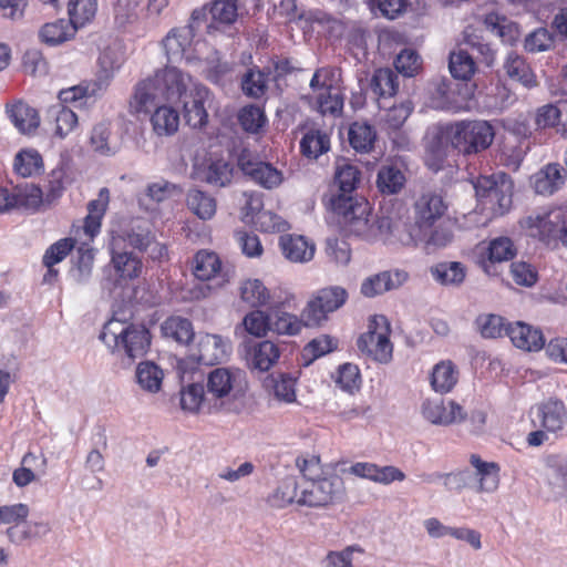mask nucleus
<instances>
[{
    "mask_svg": "<svg viewBox=\"0 0 567 567\" xmlns=\"http://www.w3.org/2000/svg\"><path fill=\"white\" fill-rule=\"evenodd\" d=\"M296 466L301 473L298 505L321 508L340 503L346 496L342 477L323 474L319 456H299Z\"/></svg>",
    "mask_w": 567,
    "mask_h": 567,
    "instance_id": "1",
    "label": "nucleus"
},
{
    "mask_svg": "<svg viewBox=\"0 0 567 567\" xmlns=\"http://www.w3.org/2000/svg\"><path fill=\"white\" fill-rule=\"evenodd\" d=\"M186 74L177 68L166 66L156 71L154 78L145 79L135 85L130 100L132 113L148 112L164 101L176 100L185 90Z\"/></svg>",
    "mask_w": 567,
    "mask_h": 567,
    "instance_id": "2",
    "label": "nucleus"
},
{
    "mask_svg": "<svg viewBox=\"0 0 567 567\" xmlns=\"http://www.w3.org/2000/svg\"><path fill=\"white\" fill-rule=\"evenodd\" d=\"M100 339L126 365L144 357L151 346V333L145 326L117 319L104 326Z\"/></svg>",
    "mask_w": 567,
    "mask_h": 567,
    "instance_id": "3",
    "label": "nucleus"
},
{
    "mask_svg": "<svg viewBox=\"0 0 567 567\" xmlns=\"http://www.w3.org/2000/svg\"><path fill=\"white\" fill-rule=\"evenodd\" d=\"M331 209L339 216L344 231L363 240L373 241L375 215L371 214L369 203L353 199L351 196L337 195L330 199Z\"/></svg>",
    "mask_w": 567,
    "mask_h": 567,
    "instance_id": "4",
    "label": "nucleus"
},
{
    "mask_svg": "<svg viewBox=\"0 0 567 567\" xmlns=\"http://www.w3.org/2000/svg\"><path fill=\"white\" fill-rule=\"evenodd\" d=\"M520 225L547 247L555 249L560 244L567 246V220L559 208L533 212Z\"/></svg>",
    "mask_w": 567,
    "mask_h": 567,
    "instance_id": "5",
    "label": "nucleus"
},
{
    "mask_svg": "<svg viewBox=\"0 0 567 567\" xmlns=\"http://www.w3.org/2000/svg\"><path fill=\"white\" fill-rule=\"evenodd\" d=\"M207 394L215 411L230 410V402L245 390V372L239 369L216 368L207 375Z\"/></svg>",
    "mask_w": 567,
    "mask_h": 567,
    "instance_id": "6",
    "label": "nucleus"
},
{
    "mask_svg": "<svg viewBox=\"0 0 567 567\" xmlns=\"http://www.w3.org/2000/svg\"><path fill=\"white\" fill-rule=\"evenodd\" d=\"M470 463L474 472L468 470L444 475L445 486L455 485L457 488L470 487L478 493H493L499 485V466L494 462H485L478 455L472 454Z\"/></svg>",
    "mask_w": 567,
    "mask_h": 567,
    "instance_id": "7",
    "label": "nucleus"
},
{
    "mask_svg": "<svg viewBox=\"0 0 567 567\" xmlns=\"http://www.w3.org/2000/svg\"><path fill=\"white\" fill-rule=\"evenodd\" d=\"M453 148L471 155L488 148L495 137L492 124L484 120L458 121L450 124Z\"/></svg>",
    "mask_w": 567,
    "mask_h": 567,
    "instance_id": "8",
    "label": "nucleus"
},
{
    "mask_svg": "<svg viewBox=\"0 0 567 567\" xmlns=\"http://www.w3.org/2000/svg\"><path fill=\"white\" fill-rule=\"evenodd\" d=\"M474 188L476 196L484 205L498 215L509 210L513 203V181L505 173H496L491 176H480Z\"/></svg>",
    "mask_w": 567,
    "mask_h": 567,
    "instance_id": "9",
    "label": "nucleus"
},
{
    "mask_svg": "<svg viewBox=\"0 0 567 567\" xmlns=\"http://www.w3.org/2000/svg\"><path fill=\"white\" fill-rule=\"evenodd\" d=\"M390 323L384 316H375L370 321L369 330L358 339L362 353L380 363L392 359L393 346L390 341Z\"/></svg>",
    "mask_w": 567,
    "mask_h": 567,
    "instance_id": "10",
    "label": "nucleus"
},
{
    "mask_svg": "<svg viewBox=\"0 0 567 567\" xmlns=\"http://www.w3.org/2000/svg\"><path fill=\"white\" fill-rule=\"evenodd\" d=\"M447 203L436 192L426 190L420 194L413 203V229L429 230L445 217Z\"/></svg>",
    "mask_w": 567,
    "mask_h": 567,
    "instance_id": "11",
    "label": "nucleus"
},
{
    "mask_svg": "<svg viewBox=\"0 0 567 567\" xmlns=\"http://www.w3.org/2000/svg\"><path fill=\"white\" fill-rule=\"evenodd\" d=\"M348 298L346 289L333 286L319 290L306 305L308 323L320 327L328 320L329 313L342 307Z\"/></svg>",
    "mask_w": 567,
    "mask_h": 567,
    "instance_id": "12",
    "label": "nucleus"
},
{
    "mask_svg": "<svg viewBox=\"0 0 567 567\" xmlns=\"http://www.w3.org/2000/svg\"><path fill=\"white\" fill-rule=\"evenodd\" d=\"M425 421L437 426L460 424L467 419L465 409L454 400L426 399L421 405Z\"/></svg>",
    "mask_w": 567,
    "mask_h": 567,
    "instance_id": "13",
    "label": "nucleus"
},
{
    "mask_svg": "<svg viewBox=\"0 0 567 567\" xmlns=\"http://www.w3.org/2000/svg\"><path fill=\"white\" fill-rule=\"evenodd\" d=\"M189 78L186 75L185 90L182 96L184 118L187 125L193 128H203L208 122V113L205 103L209 97V91L203 85H194L188 89Z\"/></svg>",
    "mask_w": 567,
    "mask_h": 567,
    "instance_id": "14",
    "label": "nucleus"
},
{
    "mask_svg": "<svg viewBox=\"0 0 567 567\" xmlns=\"http://www.w3.org/2000/svg\"><path fill=\"white\" fill-rule=\"evenodd\" d=\"M243 346L247 365L251 370L269 371L280 358L281 352L278 344L269 340L258 342L248 340Z\"/></svg>",
    "mask_w": 567,
    "mask_h": 567,
    "instance_id": "15",
    "label": "nucleus"
},
{
    "mask_svg": "<svg viewBox=\"0 0 567 567\" xmlns=\"http://www.w3.org/2000/svg\"><path fill=\"white\" fill-rule=\"evenodd\" d=\"M409 280V274L402 269L386 270L365 278L360 291L367 298H374L386 291L399 289Z\"/></svg>",
    "mask_w": 567,
    "mask_h": 567,
    "instance_id": "16",
    "label": "nucleus"
},
{
    "mask_svg": "<svg viewBox=\"0 0 567 567\" xmlns=\"http://www.w3.org/2000/svg\"><path fill=\"white\" fill-rule=\"evenodd\" d=\"M238 165L245 175L266 189L276 188L282 183V173L269 163L256 161L241 154Z\"/></svg>",
    "mask_w": 567,
    "mask_h": 567,
    "instance_id": "17",
    "label": "nucleus"
},
{
    "mask_svg": "<svg viewBox=\"0 0 567 567\" xmlns=\"http://www.w3.org/2000/svg\"><path fill=\"white\" fill-rule=\"evenodd\" d=\"M230 349V341L219 334H199L196 359L199 363L206 365L217 364L228 357Z\"/></svg>",
    "mask_w": 567,
    "mask_h": 567,
    "instance_id": "18",
    "label": "nucleus"
},
{
    "mask_svg": "<svg viewBox=\"0 0 567 567\" xmlns=\"http://www.w3.org/2000/svg\"><path fill=\"white\" fill-rule=\"evenodd\" d=\"M302 29L305 33H316L317 35H342L348 31L342 19L321 10L308 12L303 18Z\"/></svg>",
    "mask_w": 567,
    "mask_h": 567,
    "instance_id": "19",
    "label": "nucleus"
},
{
    "mask_svg": "<svg viewBox=\"0 0 567 567\" xmlns=\"http://www.w3.org/2000/svg\"><path fill=\"white\" fill-rule=\"evenodd\" d=\"M565 181L564 167L558 163H549L530 177V185L537 194L549 196L559 190Z\"/></svg>",
    "mask_w": 567,
    "mask_h": 567,
    "instance_id": "20",
    "label": "nucleus"
},
{
    "mask_svg": "<svg viewBox=\"0 0 567 567\" xmlns=\"http://www.w3.org/2000/svg\"><path fill=\"white\" fill-rule=\"evenodd\" d=\"M348 471L354 476L384 485L391 484L394 481L402 482L405 480V474L392 465L378 466L374 463L358 462L351 465Z\"/></svg>",
    "mask_w": 567,
    "mask_h": 567,
    "instance_id": "21",
    "label": "nucleus"
},
{
    "mask_svg": "<svg viewBox=\"0 0 567 567\" xmlns=\"http://www.w3.org/2000/svg\"><path fill=\"white\" fill-rule=\"evenodd\" d=\"M540 425L547 432L557 433L567 424V409L563 401L549 399L537 406Z\"/></svg>",
    "mask_w": 567,
    "mask_h": 567,
    "instance_id": "22",
    "label": "nucleus"
},
{
    "mask_svg": "<svg viewBox=\"0 0 567 567\" xmlns=\"http://www.w3.org/2000/svg\"><path fill=\"white\" fill-rule=\"evenodd\" d=\"M279 246L282 255L291 262H308L316 251L315 244L300 235L281 236Z\"/></svg>",
    "mask_w": 567,
    "mask_h": 567,
    "instance_id": "23",
    "label": "nucleus"
},
{
    "mask_svg": "<svg viewBox=\"0 0 567 567\" xmlns=\"http://www.w3.org/2000/svg\"><path fill=\"white\" fill-rule=\"evenodd\" d=\"M506 336L511 338L516 348L526 351H538L545 344L542 331L523 322L508 324Z\"/></svg>",
    "mask_w": 567,
    "mask_h": 567,
    "instance_id": "24",
    "label": "nucleus"
},
{
    "mask_svg": "<svg viewBox=\"0 0 567 567\" xmlns=\"http://www.w3.org/2000/svg\"><path fill=\"white\" fill-rule=\"evenodd\" d=\"M6 112L11 123L22 134H31L40 125L37 110L21 101L8 104Z\"/></svg>",
    "mask_w": 567,
    "mask_h": 567,
    "instance_id": "25",
    "label": "nucleus"
},
{
    "mask_svg": "<svg viewBox=\"0 0 567 567\" xmlns=\"http://www.w3.org/2000/svg\"><path fill=\"white\" fill-rule=\"evenodd\" d=\"M305 313L306 307L300 317L286 311H275L271 315L270 331L282 336H297L303 328H316V324L308 323Z\"/></svg>",
    "mask_w": 567,
    "mask_h": 567,
    "instance_id": "26",
    "label": "nucleus"
},
{
    "mask_svg": "<svg viewBox=\"0 0 567 567\" xmlns=\"http://www.w3.org/2000/svg\"><path fill=\"white\" fill-rule=\"evenodd\" d=\"M504 70L511 80L518 82L527 90L538 85L537 78L529 64L524 58L516 53H509L507 55L504 62Z\"/></svg>",
    "mask_w": 567,
    "mask_h": 567,
    "instance_id": "27",
    "label": "nucleus"
},
{
    "mask_svg": "<svg viewBox=\"0 0 567 567\" xmlns=\"http://www.w3.org/2000/svg\"><path fill=\"white\" fill-rule=\"evenodd\" d=\"M432 105L440 110H461L463 100L460 97V85L445 80L437 82L432 93Z\"/></svg>",
    "mask_w": 567,
    "mask_h": 567,
    "instance_id": "28",
    "label": "nucleus"
},
{
    "mask_svg": "<svg viewBox=\"0 0 567 567\" xmlns=\"http://www.w3.org/2000/svg\"><path fill=\"white\" fill-rule=\"evenodd\" d=\"M210 404V398L204 391V386L198 383H192L181 391V406L184 411L190 413L216 412Z\"/></svg>",
    "mask_w": 567,
    "mask_h": 567,
    "instance_id": "29",
    "label": "nucleus"
},
{
    "mask_svg": "<svg viewBox=\"0 0 567 567\" xmlns=\"http://www.w3.org/2000/svg\"><path fill=\"white\" fill-rule=\"evenodd\" d=\"M111 265L116 276L124 280H133L142 274L143 262L132 251H116L112 249Z\"/></svg>",
    "mask_w": 567,
    "mask_h": 567,
    "instance_id": "30",
    "label": "nucleus"
},
{
    "mask_svg": "<svg viewBox=\"0 0 567 567\" xmlns=\"http://www.w3.org/2000/svg\"><path fill=\"white\" fill-rule=\"evenodd\" d=\"M188 209L202 220L212 219L217 210L216 199L208 193L193 188L186 196Z\"/></svg>",
    "mask_w": 567,
    "mask_h": 567,
    "instance_id": "31",
    "label": "nucleus"
},
{
    "mask_svg": "<svg viewBox=\"0 0 567 567\" xmlns=\"http://www.w3.org/2000/svg\"><path fill=\"white\" fill-rule=\"evenodd\" d=\"M151 123L156 135L172 136L178 131L179 114L171 106L159 105L152 114Z\"/></svg>",
    "mask_w": 567,
    "mask_h": 567,
    "instance_id": "32",
    "label": "nucleus"
},
{
    "mask_svg": "<svg viewBox=\"0 0 567 567\" xmlns=\"http://www.w3.org/2000/svg\"><path fill=\"white\" fill-rule=\"evenodd\" d=\"M431 275L441 285L457 287L466 277V268L458 261H443L431 268Z\"/></svg>",
    "mask_w": 567,
    "mask_h": 567,
    "instance_id": "33",
    "label": "nucleus"
},
{
    "mask_svg": "<svg viewBox=\"0 0 567 567\" xmlns=\"http://www.w3.org/2000/svg\"><path fill=\"white\" fill-rule=\"evenodd\" d=\"M300 499V482L292 476L285 477L274 493L268 497V503L276 508H284Z\"/></svg>",
    "mask_w": 567,
    "mask_h": 567,
    "instance_id": "34",
    "label": "nucleus"
},
{
    "mask_svg": "<svg viewBox=\"0 0 567 567\" xmlns=\"http://www.w3.org/2000/svg\"><path fill=\"white\" fill-rule=\"evenodd\" d=\"M97 10L96 0H69V22L72 32L90 23L95 17Z\"/></svg>",
    "mask_w": 567,
    "mask_h": 567,
    "instance_id": "35",
    "label": "nucleus"
},
{
    "mask_svg": "<svg viewBox=\"0 0 567 567\" xmlns=\"http://www.w3.org/2000/svg\"><path fill=\"white\" fill-rule=\"evenodd\" d=\"M458 380V371L451 361L435 364L431 375V385L435 392L449 393Z\"/></svg>",
    "mask_w": 567,
    "mask_h": 567,
    "instance_id": "36",
    "label": "nucleus"
},
{
    "mask_svg": "<svg viewBox=\"0 0 567 567\" xmlns=\"http://www.w3.org/2000/svg\"><path fill=\"white\" fill-rule=\"evenodd\" d=\"M406 178L395 165H384L378 172L377 186L384 195L398 194L405 185Z\"/></svg>",
    "mask_w": 567,
    "mask_h": 567,
    "instance_id": "37",
    "label": "nucleus"
},
{
    "mask_svg": "<svg viewBox=\"0 0 567 567\" xmlns=\"http://www.w3.org/2000/svg\"><path fill=\"white\" fill-rule=\"evenodd\" d=\"M163 336L179 344H188L195 336L193 323L183 317H169L162 324Z\"/></svg>",
    "mask_w": 567,
    "mask_h": 567,
    "instance_id": "38",
    "label": "nucleus"
},
{
    "mask_svg": "<svg viewBox=\"0 0 567 567\" xmlns=\"http://www.w3.org/2000/svg\"><path fill=\"white\" fill-rule=\"evenodd\" d=\"M360 171L359 168L349 163L344 158H340L336 162V172H334V183L338 185L341 194L344 196H350L358 183L360 182Z\"/></svg>",
    "mask_w": 567,
    "mask_h": 567,
    "instance_id": "39",
    "label": "nucleus"
},
{
    "mask_svg": "<svg viewBox=\"0 0 567 567\" xmlns=\"http://www.w3.org/2000/svg\"><path fill=\"white\" fill-rule=\"evenodd\" d=\"M135 377L142 390L156 393L161 390L164 373L154 362L143 361L138 363Z\"/></svg>",
    "mask_w": 567,
    "mask_h": 567,
    "instance_id": "40",
    "label": "nucleus"
},
{
    "mask_svg": "<svg viewBox=\"0 0 567 567\" xmlns=\"http://www.w3.org/2000/svg\"><path fill=\"white\" fill-rule=\"evenodd\" d=\"M370 87L379 97H392L399 89V76L391 69H378L371 78Z\"/></svg>",
    "mask_w": 567,
    "mask_h": 567,
    "instance_id": "41",
    "label": "nucleus"
},
{
    "mask_svg": "<svg viewBox=\"0 0 567 567\" xmlns=\"http://www.w3.org/2000/svg\"><path fill=\"white\" fill-rule=\"evenodd\" d=\"M153 235L154 234L147 226L140 223H134L122 229L117 237H114V245L117 243V240H122L127 243V245L132 248L143 251L147 249Z\"/></svg>",
    "mask_w": 567,
    "mask_h": 567,
    "instance_id": "42",
    "label": "nucleus"
},
{
    "mask_svg": "<svg viewBox=\"0 0 567 567\" xmlns=\"http://www.w3.org/2000/svg\"><path fill=\"white\" fill-rule=\"evenodd\" d=\"M454 235L451 227L442 220L429 230H419V243L424 244L426 249H439L446 247L453 241Z\"/></svg>",
    "mask_w": 567,
    "mask_h": 567,
    "instance_id": "43",
    "label": "nucleus"
},
{
    "mask_svg": "<svg viewBox=\"0 0 567 567\" xmlns=\"http://www.w3.org/2000/svg\"><path fill=\"white\" fill-rule=\"evenodd\" d=\"M375 138V130L367 122L357 121L349 128V142L358 152L367 153L371 151Z\"/></svg>",
    "mask_w": 567,
    "mask_h": 567,
    "instance_id": "44",
    "label": "nucleus"
},
{
    "mask_svg": "<svg viewBox=\"0 0 567 567\" xmlns=\"http://www.w3.org/2000/svg\"><path fill=\"white\" fill-rule=\"evenodd\" d=\"M449 69L453 78L467 81L475 73L474 58L466 50L452 51L449 56Z\"/></svg>",
    "mask_w": 567,
    "mask_h": 567,
    "instance_id": "45",
    "label": "nucleus"
},
{
    "mask_svg": "<svg viewBox=\"0 0 567 567\" xmlns=\"http://www.w3.org/2000/svg\"><path fill=\"white\" fill-rule=\"evenodd\" d=\"M177 192L178 187L171 182H155L146 187L145 193L138 198V203L147 210L153 209L148 202L159 204L173 197Z\"/></svg>",
    "mask_w": 567,
    "mask_h": 567,
    "instance_id": "46",
    "label": "nucleus"
},
{
    "mask_svg": "<svg viewBox=\"0 0 567 567\" xmlns=\"http://www.w3.org/2000/svg\"><path fill=\"white\" fill-rule=\"evenodd\" d=\"M300 148L305 156L309 158H318L330 148V138L327 133L320 130L308 131L301 142Z\"/></svg>",
    "mask_w": 567,
    "mask_h": 567,
    "instance_id": "47",
    "label": "nucleus"
},
{
    "mask_svg": "<svg viewBox=\"0 0 567 567\" xmlns=\"http://www.w3.org/2000/svg\"><path fill=\"white\" fill-rule=\"evenodd\" d=\"M450 124L434 127L427 135L426 151L431 153L435 159L442 161L447 148L453 147V140L450 137Z\"/></svg>",
    "mask_w": 567,
    "mask_h": 567,
    "instance_id": "48",
    "label": "nucleus"
},
{
    "mask_svg": "<svg viewBox=\"0 0 567 567\" xmlns=\"http://www.w3.org/2000/svg\"><path fill=\"white\" fill-rule=\"evenodd\" d=\"M14 172L22 177H31L43 168V161L39 152L34 150L20 151L13 162Z\"/></svg>",
    "mask_w": 567,
    "mask_h": 567,
    "instance_id": "49",
    "label": "nucleus"
},
{
    "mask_svg": "<svg viewBox=\"0 0 567 567\" xmlns=\"http://www.w3.org/2000/svg\"><path fill=\"white\" fill-rule=\"evenodd\" d=\"M221 268L219 257L212 251L200 250L195 256L194 275L199 280L213 279Z\"/></svg>",
    "mask_w": 567,
    "mask_h": 567,
    "instance_id": "50",
    "label": "nucleus"
},
{
    "mask_svg": "<svg viewBox=\"0 0 567 567\" xmlns=\"http://www.w3.org/2000/svg\"><path fill=\"white\" fill-rule=\"evenodd\" d=\"M483 29L481 31L493 33L495 35H513L518 33V25L507 17L497 12H489L481 20Z\"/></svg>",
    "mask_w": 567,
    "mask_h": 567,
    "instance_id": "51",
    "label": "nucleus"
},
{
    "mask_svg": "<svg viewBox=\"0 0 567 567\" xmlns=\"http://www.w3.org/2000/svg\"><path fill=\"white\" fill-rule=\"evenodd\" d=\"M233 176V168L230 165L223 161H213L202 171V179L206 183L224 187L230 183Z\"/></svg>",
    "mask_w": 567,
    "mask_h": 567,
    "instance_id": "52",
    "label": "nucleus"
},
{
    "mask_svg": "<svg viewBox=\"0 0 567 567\" xmlns=\"http://www.w3.org/2000/svg\"><path fill=\"white\" fill-rule=\"evenodd\" d=\"M488 262L484 264V270L491 274V265L494 262H503L512 259L515 256V247L508 237H499L493 239L487 248Z\"/></svg>",
    "mask_w": 567,
    "mask_h": 567,
    "instance_id": "53",
    "label": "nucleus"
},
{
    "mask_svg": "<svg viewBox=\"0 0 567 567\" xmlns=\"http://www.w3.org/2000/svg\"><path fill=\"white\" fill-rule=\"evenodd\" d=\"M29 513V506L23 503L0 506V525H10L7 529L9 538L13 537L14 526L24 523Z\"/></svg>",
    "mask_w": 567,
    "mask_h": 567,
    "instance_id": "54",
    "label": "nucleus"
},
{
    "mask_svg": "<svg viewBox=\"0 0 567 567\" xmlns=\"http://www.w3.org/2000/svg\"><path fill=\"white\" fill-rule=\"evenodd\" d=\"M240 297L250 307H259L268 302L270 295L259 279H248L240 286Z\"/></svg>",
    "mask_w": 567,
    "mask_h": 567,
    "instance_id": "55",
    "label": "nucleus"
},
{
    "mask_svg": "<svg viewBox=\"0 0 567 567\" xmlns=\"http://www.w3.org/2000/svg\"><path fill=\"white\" fill-rule=\"evenodd\" d=\"M475 323L482 337L489 339L503 337L508 327L503 317L493 313L480 315Z\"/></svg>",
    "mask_w": 567,
    "mask_h": 567,
    "instance_id": "56",
    "label": "nucleus"
},
{
    "mask_svg": "<svg viewBox=\"0 0 567 567\" xmlns=\"http://www.w3.org/2000/svg\"><path fill=\"white\" fill-rule=\"evenodd\" d=\"M398 216L399 214L393 210H381L380 214H375L373 241H382L386 245H391L393 228Z\"/></svg>",
    "mask_w": 567,
    "mask_h": 567,
    "instance_id": "57",
    "label": "nucleus"
},
{
    "mask_svg": "<svg viewBox=\"0 0 567 567\" xmlns=\"http://www.w3.org/2000/svg\"><path fill=\"white\" fill-rule=\"evenodd\" d=\"M296 380L288 374L271 375L267 381V386H271L274 396L285 403L296 401Z\"/></svg>",
    "mask_w": 567,
    "mask_h": 567,
    "instance_id": "58",
    "label": "nucleus"
},
{
    "mask_svg": "<svg viewBox=\"0 0 567 567\" xmlns=\"http://www.w3.org/2000/svg\"><path fill=\"white\" fill-rule=\"evenodd\" d=\"M49 115L55 123L54 133L60 137L66 136L78 125L76 114L65 106H53L50 109Z\"/></svg>",
    "mask_w": 567,
    "mask_h": 567,
    "instance_id": "59",
    "label": "nucleus"
},
{
    "mask_svg": "<svg viewBox=\"0 0 567 567\" xmlns=\"http://www.w3.org/2000/svg\"><path fill=\"white\" fill-rule=\"evenodd\" d=\"M124 56L125 52L122 43L117 38H115L113 42L104 48L101 53L99 58L100 69L110 71V73L114 75V72L121 66Z\"/></svg>",
    "mask_w": 567,
    "mask_h": 567,
    "instance_id": "60",
    "label": "nucleus"
},
{
    "mask_svg": "<svg viewBox=\"0 0 567 567\" xmlns=\"http://www.w3.org/2000/svg\"><path fill=\"white\" fill-rule=\"evenodd\" d=\"M394 65L399 73L404 76L412 78L420 72L422 68V59L416 51L412 49H404L398 54Z\"/></svg>",
    "mask_w": 567,
    "mask_h": 567,
    "instance_id": "61",
    "label": "nucleus"
},
{
    "mask_svg": "<svg viewBox=\"0 0 567 567\" xmlns=\"http://www.w3.org/2000/svg\"><path fill=\"white\" fill-rule=\"evenodd\" d=\"M270 324L271 316L258 310L247 313L243 320L245 330L256 338L265 337L270 331Z\"/></svg>",
    "mask_w": 567,
    "mask_h": 567,
    "instance_id": "62",
    "label": "nucleus"
},
{
    "mask_svg": "<svg viewBox=\"0 0 567 567\" xmlns=\"http://www.w3.org/2000/svg\"><path fill=\"white\" fill-rule=\"evenodd\" d=\"M241 127L249 133H257L266 123V115L259 106L247 105L238 114Z\"/></svg>",
    "mask_w": 567,
    "mask_h": 567,
    "instance_id": "63",
    "label": "nucleus"
},
{
    "mask_svg": "<svg viewBox=\"0 0 567 567\" xmlns=\"http://www.w3.org/2000/svg\"><path fill=\"white\" fill-rule=\"evenodd\" d=\"M363 554L364 549L359 545H350L341 550H330L323 558L326 567H353V554Z\"/></svg>",
    "mask_w": 567,
    "mask_h": 567,
    "instance_id": "64",
    "label": "nucleus"
}]
</instances>
